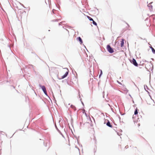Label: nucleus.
Wrapping results in <instances>:
<instances>
[{
    "mask_svg": "<svg viewBox=\"0 0 155 155\" xmlns=\"http://www.w3.org/2000/svg\"><path fill=\"white\" fill-rule=\"evenodd\" d=\"M107 49L108 51L110 53L112 54L114 52L113 48H111L110 46L108 45L107 46Z\"/></svg>",
    "mask_w": 155,
    "mask_h": 155,
    "instance_id": "nucleus-1",
    "label": "nucleus"
},
{
    "mask_svg": "<svg viewBox=\"0 0 155 155\" xmlns=\"http://www.w3.org/2000/svg\"><path fill=\"white\" fill-rule=\"evenodd\" d=\"M130 62L131 63H132L135 66H138V63L137 62L136 60L134 58H133L132 61L130 60Z\"/></svg>",
    "mask_w": 155,
    "mask_h": 155,
    "instance_id": "nucleus-2",
    "label": "nucleus"
},
{
    "mask_svg": "<svg viewBox=\"0 0 155 155\" xmlns=\"http://www.w3.org/2000/svg\"><path fill=\"white\" fill-rule=\"evenodd\" d=\"M68 71H66L65 72V74L61 77V78H59L58 77V75H57L58 78L59 80H60L61 79H64V78H65V77H66L68 76Z\"/></svg>",
    "mask_w": 155,
    "mask_h": 155,
    "instance_id": "nucleus-3",
    "label": "nucleus"
},
{
    "mask_svg": "<svg viewBox=\"0 0 155 155\" xmlns=\"http://www.w3.org/2000/svg\"><path fill=\"white\" fill-rule=\"evenodd\" d=\"M77 40L78 41H79L81 45L83 43V41L81 38L80 37H78L77 38Z\"/></svg>",
    "mask_w": 155,
    "mask_h": 155,
    "instance_id": "nucleus-4",
    "label": "nucleus"
},
{
    "mask_svg": "<svg viewBox=\"0 0 155 155\" xmlns=\"http://www.w3.org/2000/svg\"><path fill=\"white\" fill-rule=\"evenodd\" d=\"M39 86L41 88L43 92L46 91L45 87L44 85H41V84H40Z\"/></svg>",
    "mask_w": 155,
    "mask_h": 155,
    "instance_id": "nucleus-5",
    "label": "nucleus"
},
{
    "mask_svg": "<svg viewBox=\"0 0 155 155\" xmlns=\"http://www.w3.org/2000/svg\"><path fill=\"white\" fill-rule=\"evenodd\" d=\"M106 125L109 127L112 128V126L111 125L110 122L108 120H107V122L106 123Z\"/></svg>",
    "mask_w": 155,
    "mask_h": 155,
    "instance_id": "nucleus-6",
    "label": "nucleus"
},
{
    "mask_svg": "<svg viewBox=\"0 0 155 155\" xmlns=\"http://www.w3.org/2000/svg\"><path fill=\"white\" fill-rule=\"evenodd\" d=\"M152 3H153L152 2H151L149 4H148L147 5V6L149 8V9L150 10H151V11H152V10L153 6L152 5H150V4Z\"/></svg>",
    "mask_w": 155,
    "mask_h": 155,
    "instance_id": "nucleus-7",
    "label": "nucleus"
},
{
    "mask_svg": "<svg viewBox=\"0 0 155 155\" xmlns=\"http://www.w3.org/2000/svg\"><path fill=\"white\" fill-rule=\"evenodd\" d=\"M124 39H121V43H120V46L121 47H123L124 44Z\"/></svg>",
    "mask_w": 155,
    "mask_h": 155,
    "instance_id": "nucleus-8",
    "label": "nucleus"
},
{
    "mask_svg": "<svg viewBox=\"0 0 155 155\" xmlns=\"http://www.w3.org/2000/svg\"><path fill=\"white\" fill-rule=\"evenodd\" d=\"M144 88L146 91H147V92L149 93V92L147 90H149L148 87L147 85H144Z\"/></svg>",
    "mask_w": 155,
    "mask_h": 155,
    "instance_id": "nucleus-9",
    "label": "nucleus"
},
{
    "mask_svg": "<svg viewBox=\"0 0 155 155\" xmlns=\"http://www.w3.org/2000/svg\"><path fill=\"white\" fill-rule=\"evenodd\" d=\"M87 17L90 21H93V19L92 18H91V17H90L88 16H87Z\"/></svg>",
    "mask_w": 155,
    "mask_h": 155,
    "instance_id": "nucleus-10",
    "label": "nucleus"
},
{
    "mask_svg": "<svg viewBox=\"0 0 155 155\" xmlns=\"http://www.w3.org/2000/svg\"><path fill=\"white\" fill-rule=\"evenodd\" d=\"M71 107L73 109H74L75 110H76V107L74 106L71 104Z\"/></svg>",
    "mask_w": 155,
    "mask_h": 155,
    "instance_id": "nucleus-11",
    "label": "nucleus"
},
{
    "mask_svg": "<svg viewBox=\"0 0 155 155\" xmlns=\"http://www.w3.org/2000/svg\"><path fill=\"white\" fill-rule=\"evenodd\" d=\"M138 114V110H137V108H136L135 110V111H134V115H137Z\"/></svg>",
    "mask_w": 155,
    "mask_h": 155,
    "instance_id": "nucleus-12",
    "label": "nucleus"
},
{
    "mask_svg": "<svg viewBox=\"0 0 155 155\" xmlns=\"http://www.w3.org/2000/svg\"><path fill=\"white\" fill-rule=\"evenodd\" d=\"M92 21V23L94 25H96V26L97 25V23L94 20H93V21Z\"/></svg>",
    "mask_w": 155,
    "mask_h": 155,
    "instance_id": "nucleus-13",
    "label": "nucleus"
},
{
    "mask_svg": "<svg viewBox=\"0 0 155 155\" xmlns=\"http://www.w3.org/2000/svg\"><path fill=\"white\" fill-rule=\"evenodd\" d=\"M102 74H103L102 71L101 70L100 74L99 75V78L101 77V76Z\"/></svg>",
    "mask_w": 155,
    "mask_h": 155,
    "instance_id": "nucleus-14",
    "label": "nucleus"
},
{
    "mask_svg": "<svg viewBox=\"0 0 155 155\" xmlns=\"http://www.w3.org/2000/svg\"><path fill=\"white\" fill-rule=\"evenodd\" d=\"M152 53L154 54H155V49H154L153 48H152Z\"/></svg>",
    "mask_w": 155,
    "mask_h": 155,
    "instance_id": "nucleus-15",
    "label": "nucleus"
},
{
    "mask_svg": "<svg viewBox=\"0 0 155 155\" xmlns=\"http://www.w3.org/2000/svg\"><path fill=\"white\" fill-rule=\"evenodd\" d=\"M44 93L45 94L46 96H47V97H48V94L47 93V91H45L44 92Z\"/></svg>",
    "mask_w": 155,
    "mask_h": 155,
    "instance_id": "nucleus-16",
    "label": "nucleus"
},
{
    "mask_svg": "<svg viewBox=\"0 0 155 155\" xmlns=\"http://www.w3.org/2000/svg\"><path fill=\"white\" fill-rule=\"evenodd\" d=\"M55 128H56V129H57V131H58V132H60V130L58 129V128L57 127L56 125L55 126Z\"/></svg>",
    "mask_w": 155,
    "mask_h": 155,
    "instance_id": "nucleus-17",
    "label": "nucleus"
},
{
    "mask_svg": "<svg viewBox=\"0 0 155 155\" xmlns=\"http://www.w3.org/2000/svg\"><path fill=\"white\" fill-rule=\"evenodd\" d=\"M81 100H82L81 98V99H80V101H81V104H82L83 105V106H84V103H83V102Z\"/></svg>",
    "mask_w": 155,
    "mask_h": 155,
    "instance_id": "nucleus-18",
    "label": "nucleus"
},
{
    "mask_svg": "<svg viewBox=\"0 0 155 155\" xmlns=\"http://www.w3.org/2000/svg\"><path fill=\"white\" fill-rule=\"evenodd\" d=\"M59 133L62 135V136L64 137V135L63 134H62V133L60 131V132H59Z\"/></svg>",
    "mask_w": 155,
    "mask_h": 155,
    "instance_id": "nucleus-19",
    "label": "nucleus"
},
{
    "mask_svg": "<svg viewBox=\"0 0 155 155\" xmlns=\"http://www.w3.org/2000/svg\"><path fill=\"white\" fill-rule=\"evenodd\" d=\"M80 92H78V94H79V98H80V99L81 98V96H80Z\"/></svg>",
    "mask_w": 155,
    "mask_h": 155,
    "instance_id": "nucleus-20",
    "label": "nucleus"
},
{
    "mask_svg": "<svg viewBox=\"0 0 155 155\" xmlns=\"http://www.w3.org/2000/svg\"><path fill=\"white\" fill-rule=\"evenodd\" d=\"M52 21H54V22H56V21H58V20L57 19H55V20H53Z\"/></svg>",
    "mask_w": 155,
    "mask_h": 155,
    "instance_id": "nucleus-21",
    "label": "nucleus"
},
{
    "mask_svg": "<svg viewBox=\"0 0 155 155\" xmlns=\"http://www.w3.org/2000/svg\"><path fill=\"white\" fill-rule=\"evenodd\" d=\"M29 66L30 67H31L33 68V66L31 64V65H29Z\"/></svg>",
    "mask_w": 155,
    "mask_h": 155,
    "instance_id": "nucleus-22",
    "label": "nucleus"
},
{
    "mask_svg": "<svg viewBox=\"0 0 155 155\" xmlns=\"http://www.w3.org/2000/svg\"><path fill=\"white\" fill-rule=\"evenodd\" d=\"M117 82L120 84H121L120 82H119V81H117Z\"/></svg>",
    "mask_w": 155,
    "mask_h": 155,
    "instance_id": "nucleus-23",
    "label": "nucleus"
},
{
    "mask_svg": "<svg viewBox=\"0 0 155 155\" xmlns=\"http://www.w3.org/2000/svg\"><path fill=\"white\" fill-rule=\"evenodd\" d=\"M128 146H127L125 147V148H126V149H127V148H128Z\"/></svg>",
    "mask_w": 155,
    "mask_h": 155,
    "instance_id": "nucleus-24",
    "label": "nucleus"
},
{
    "mask_svg": "<svg viewBox=\"0 0 155 155\" xmlns=\"http://www.w3.org/2000/svg\"><path fill=\"white\" fill-rule=\"evenodd\" d=\"M127 24L128 26V27H130L129 25L127 23Z\"/></svg>",
    "mask_w": 155,
    "mask_h": 155,
    "instance_id": "nucleus-25",
    "label": "nucleus"
},
{
    "mask_svg": "<svg viewBox=\"0 0 155 155\" xmlns=\"http://www.w3.org/2000/svg\"><path fill=\"white\" fill-rule=\"evenodd\" d=\"M143 61L145 62H147V61H146V60H144V61Z\"/></svg>",
    "mask_w": 155,
    "mask_h": 155,
    "instance_id": "nucleus-26",
    "label": "nucleus"
},
{
    "mask_svg": "<svg viewBox=\"0 0 155 155\" xmlns=\"http://www.w3.org/2000/svg\"><path fill=\"white\" fill-rule=\"evenodd\" d=\"M150 47L151 48V50H152V48H153L152 46H150Z\"/></svg>",
    "mask_w": 155,
    "mask_h": 155,
    "instance_id": "nucleus-27",
    "label": "nucleus"
},
{
    "mask_svg": "<svg viewBox=\"0 0 155 155\" xmlns=\"http://www.w3.org/2000/svg\"><path fill=\"white\" fill-rule=\"evenodd\" d=\"M120 114L121 115H123L124 114H121L120 113Z\"/></svg>",
    "mask_w": 155,
    "mask_h": 155,
    "instance_id": "nucleus-28",
    "label": "nucleus"
},
{
    "mask_svg": "<svg viewBox=\"0 0 155 155\" xmlns=\"http://www.w3.org/2000/svg\"><path fill=\"white\" fill-rule=\"evenodd\" d=\"M117 134L118 135H120L118 133H117Z\"/></svg>",
    "mask_w": 155,
    "mask_h": 155,
    "instance_id": "nucleus-29",
    "label": "nucleus"
},
{
    "mask_svg": "<svg viewBox=\"0 0 155 155\" xmlns=\"http://www.w3.org/2000/svg\"><path fill=\"white\" fill-rule=\"evenodd\" d=\"M108 105H109V106H110V105L109 104H108Z\"/></svg>",
    "mask_w": 155,
    "mask_h": 155,
    "instance_id": "nucleus-30",
    "label": "nucleus"
},
{
    "mask_svg": "<svg viewBox=\"0 0 155 155\" xmlns=\"http://www.w3.org/2000/svg\"><path fill=\"white\" fill-rule=\"evenodd\" d=\"M151 59H152V60H154V59H153V58H151Z\"/></svg>",
    "mask_w": 155,
    "mask_h": 155,
    "instance_id": "nucleus-31",
    "label": "nucleus"
},
{
    "mask_svg": "<svg viewBox=\"0 0 155 155\" xmlns=\"http://www.w3.org/2000/svg\"><path fill=\"white\" fill-rule=\"evenodd\" d=\"M58 24H59V25H60V23H58Z\"/></svg>",
    "mask_w": 155,
    "mask_h": 155,
    "instance_id": "nucleus-32",
    "label": "nucleus"
},
{
    "mask_svg": "<svg viewBox=\"0 0 155 155\" xmlns=\"http://www.w3.org/2000/svg\"><path fill=\"white\" fill-rule=\"evenodd\" d=\"M84 46L85 48H86V47L85 46Z\"/></svg>",
    "mask_w": 155,
    "mask_h": 155,
    "instance_id": "nucleus-33",
    "label": "nucleus"
}]
</instances>
